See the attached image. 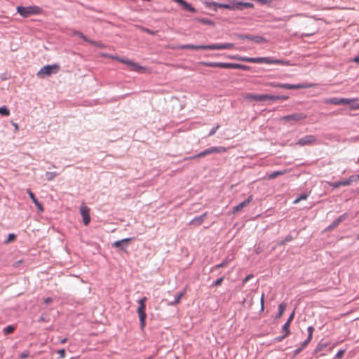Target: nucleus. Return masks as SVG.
<instances>
[{
  "instance_id": "12",
  "label": "nucleus",
  "mask_w": 359,
  "mask_h": 359,
  "mask_svg": "<svg viewBox=\"0 0 359 359\" xmlns=\"http://www.w3.org/2000/svg\"><path fill=\"white\" fill-rule=\"evenodd\" d=\"M317 141L316 137L314 135H308L300 138L297 144L299 146L311 145L316 143Z\"/></svg>"
},
{
  "instance_id": "24",
  "label": "nucleus",
  "mask_w": 359,
  "mask_h": 359,
  "mask_svg": "<svg viewBox=\"0 0 359 359\" xmlns=\"http://www.w3.org/2000/svg\"><path fill=\"white\" fill-rule=\"evenodd\" d=\"M74 35L79 36L80 39H83L84 41L88 42L93 45H96V42L95 41L90 40L86 36H85L83 33L79 31H75L74 32Z\"/></svg>"
},
{
  "instance_id": "21",
  "label": "nucleus",
  "mask_w": 359,
  "mask_h": 359,
  "mask_svg": "<svg viewBox=\"0 0 359 359\" xmlns=\"http://www.w3.org/2000/svg\"><path fill=\"white\" fill-rule=\"evenodd\" d=\"M181 49L187 50H205V45H194V44H185L180 47Z\"/></svg>"
},
{
  "instance_id": "4",
  "label": "nucleus",
  "mask_w": 359,
  "mask_h": 359,
  "mask_svg": "<svg viewBox=\"0 0 359 359\" xmlns=\"http://www.w3.org/2000/svg\"><path fill=\"white\" fill-rule=\"evenodd\" d=\"M147 299L146 297H144L138 300L139 306L137 309V312L139 316V320L140 323V327L142 330H143L146 325V318H147V314L145 312L146 310V302Z\"/></svg>"
},
{
  "instance_id": "48",
  "label": "nucleus",
  "mask_w": 359,
  "mask_h": 359,
  "mask_svg": "<svg viewBox=\"0 0 359 359\" xmlns=\"http://www.w3.org/2000/svg\"><path fill=\"white\" fill-rule=\"evenodd\" d=\"M16 238V236L14 233H10L8 236L7 240L5 241L6 243L11 242L14 241Z\"/></svg>"
},
{
  "instance_id": "7",
  "label": "nucleus",
  "mask_w": 359,
  "mask_h": 359,
  "mask_svg": "<svg viewBox=\"0 0 359 359\" xmlns=\"http://www.w3.org/2000/svg\"><path fill=\"white\" fill-rule=\"evenodd\" d=\"M270 86L273 88H280L289 90H296V89H302V88H308L311 87L312 84L308 83H299V84H289V83H280L273 82L271 83Z\"/></svg>"
},
{
  "instance_id": "58",
  "label": "nucleus",
  "mask_w": 359,
  "mask_h": 359,
  "mask_svg": "<svg viewBox=\"0 0 359 359\" xmlns=\"http://www.w3.org/2000/svg\"><path fill=\"white\" fill-rule=\"evenodd\" d=\"M302 350L303 349H302L301 347L299 346L298 348H297L294 351V356L297 355L302 351Z\"/></svg>"
},
{
  "instance_id": "43",
  "label": "nucleus",
  "mask_w": 359,
  "mask_h": 359,
  "mask_svg": "<svg viewBox=\"0 0 359 359\" xmlns=\"http://www.w3.org/2000/svg\"><path fill=\"white\" fill-rule=\"evenodd\" d=\"M220 125L217 124L215 127L212 128L208 133V137L212 136L215 134L216 131L219 128Z\"/></svg>"
},
{
  "instance_id": "10",
  "label": "nucleus",
  "mask_w": 359,
  "mask_h": 359,
  "mask_svg": "<svg viewBox=\"0 0 359 359\" xmlns=\"http://www.w3.org/2000/svg\"><path fill=\"white\" fill-rule=\"evenodd\" d=\"M133 240V238H126L122 240L116 241L112 243V247L118 248L119 250L126 252L127 247L129 245L130 241Z\"/></svg>"
},
{
  "instance_id": "37",
  "label": "nucleus",
  "mask_w": 359,
  "mask_h": 359,
  "mask_svg": "<svg viewBox=\"0 0 359 359\" xmlns=\"http://www.w3.org/2000/svg\"><path fill=\"white\" fill-rule=\"evenodd\" d=\"M235 69H242V70H244V71H249L250 69V67L249 66H247V65L236 63Z\"/></svg>"
},
{
  "instance_id": "54",
  "label": "nucleus",
  "mask_w": 359,
  "mask_h": 359,
  "mask_svg": "<svg viewBox=\"0 0 359 359\" xmlns=\"http://www.w3.org/2000/svg\"><path fill=\"white\" fill-rule=\"evenodd\" d=\"M142 29V31H143L144 32L147 33V34H151V35H154V33H155L153 30H151V29H148V28H146V27H143Z\"/></svg>"
},
{
  "instance_id": "40",
  "label": "nucleus",
  "mask_w": 359,
  "mask_h": 359,
  "mask_svg": "<svg viewBox=\"0 0 359 359\" xmlns=\"http://www.w3.org/2000/svg\"><path fill=\"white\" fill-rule=\"evenodd\" d=\"M350 182L348 179L338 180V187L340 186H348L350 185Z\"/></svg>"
},
{
  "instance_id": "20",
  "label": "nucleus",
  "mask_w": 359,
  "mask_h": 359,
  "mask_svg": "<svg viewBox=\"0 0 359 359\" xmlns=\"http://www.w3.org/2000/svg\"><path fill=\"white\" fill-rule=\"evenodd\" d=\"M236 4L238 6L237 11H243L245 8H252L254 7V4L250 2H243L236 1Z\"/></svg>"
},
{
  "instance_id": "26",
  "label": "nucleus",
  "mask_w": 359,
  "mask_h": 359,
  "mask_svg": "<svg viewBox=\"0 0 359 359\" xmlns=\"http://www.w3.org/2000/svg\"><path fill=\"white\" fill-rule=\"evenodd\" d=\"M251 41L255 42L256 43H262L266 42V39L264 37L258 35H252Z\"/></svg>"
},
{
  "instance_id": "51",
  "label": "nucleus",
  "mask_w": 359,
  "mask_h": 359,
  "mask_svg": "<svg viewBox=\"0 0 359 359\" xmlns=\"http://www.w3.org/2000/svg\"><path fill=\"white\" fill-rule=\"evenodd\" d=\"M311 341V340H309V339L307 338L306 339H305L302 344H301V348L302 349H304L308 344Z\"/></svg>"
},
{
  "instance_id": "45",
  "label": "nucleus",
  "mask_w": 359,
  "mask_h": 359,
  "mask_svg": "<svg viewBox=\"0 0 359 359\" xmlns=\"http://www.w3.org/2000/svg\"><path fill=\"white\" fill-rule=\"evenodd\" d=\"M308 198L307 194H302L300 196H299L295 201H294V203H297L302 200H306Z\"/></svg>"
},
{
  "instance_id": "2",
  "label": "nucleus",
  "mask_w": 359,
  "mask_h": 359,
  "mask_svg": "<svg viewBox=\"0 0 359 359\" xmlns=\"http://www.w3.org/2000/svg\"><path fill=\"white\" fill-rule=\"evenodd\" d=\"M17 12L23 18H28L32 15H39L42 13V8L37 6L17 7Z\"/></svg>"
},
{
  "instance_id": "57",
  "label": "nucleus",
  "mask_w": 359,
  "mask_h": 359,
  "mask_svg": "<svg viewBox=\"0 0 359 359\" xmlns=\"http://www.w3.org/2000/svg\"><path fill=\"white\" fill-rule=\"evenodd\" d=\"M47 320H48L46 319V316L44 314H42L39 319V321L40 322H46Z\"/></svg>"
},
{
  "instance_id": "16",
  "label": "nucleus",
  "mask_w": 359,
  "mask_h": 359,
  "mask_svg": "<svg viewBox=\"0 0 359 359\" xmlns=\"http://www.w3.org/2000/svg\"><path fill=\"white\" fill-rule=\"evenodd\" d=\"M252 200V196H250L247 199L240 203L237 205L233 207V212L236 213L241 210H242L245 207H246Z\"/></svg>"
},
{
  "instance_id": "44",
  "label": "nucleus",
  "mask_w": 359,
  "mask_h": 359,
  "mask_svg": "<svg viewBox=\"0 0 359 359\" xmlns=\"http://www.w3.org/2000/svg\"><path fill=\"white\" fill-rule=\"evenodd\" d=\"M313 331H314V328L313 326H309L308 327V337L307 338L309 339V340H311Z\"/></svg>"
},
{
  "instance_id": "28",
  "label": "nucleus",
  "mask_w": 359,
  "mask_h": 359,
  "mask_svg": "<svg viewBox=\"0 0 359 359\" xmlns=\"http://www.w3.org/2000/svg\"><path fill=\"white\" fill-rule=\"evenodd\" d=\"M285 309H286V304H284V303L280 304L278 305V313L276 316V318H280L283 316Z\"/></svg>"
},
{
  "instance_id": "47",
  "label": "nucleus",
  "mask_w": 359,
  "mask_h": 359,
  "mask_svg": "<svg viewBox=\"0 0 359 359\" xmlns=\"http://www.w3.org/2000/svg\"><path fill=\"white\" fill-rule=\"evenodd\" d=\"M29 355V351H25L20 355V358L21 359H26Z\"/></svg>"
},
{
  "instance_id": "46",
  "label": "nucleus",
  "mask_w": 359,
  "mask_h": 359,
  "mask_svg": "<svg viewBox=\"0 0 359 359\" xmlns=\"http://www.w3.org/2000/svg\"><path fill=\"white\" fill-rule=\"evenodd\" d=\"M288 335H285V333H283V335L281 336H278V337H276L275 339H274V341L276 342H280L282 341L285 337H287Z\"/></svg>"
},
{
  "instance_id": "15",
  "label": "nucleus",
  "mask_w": 359,
  "mask_h": 359,
  "mask_svg": "<svg viewBox=\"0 0 359 359\" xmlns=\"http://www.w3.org/2000/svg\"><path fill=\"white\" fill-rule=\"evenodd\" d=\"M118 60L121 62V63L126 64L132 70L134 71H140L143 69L144 68L139 65L137 63L133 62L131 60H125L123 58H118Z\"/></svg>"
},
{
  "instance_id": "39",
  "label": "nucleus",
  "mask_w": 359,
  "mask_h": 359,
  "mask_svg": "<svg viewBox=\"0 0 359 359\" xmlns=\"http://www.w3.org/2000/svg\"><path fill=\"white\" fill-rule=\"evenodd\" d=\"M233 46H234L233 43H222V50L231 49L233 48Z\"/></svg>"
},
{
  "instance_id": "55",
  "label": "nucleus",
  "mask_w": 359,
  "mask_h": 359,
  "mask_svg": "<svg viewBox=\"0 0 359 359\" xmlns=\"http://www.w3.org/2000/svg\"><path fill=\"white\" fill-rule=\"evenodd\" d=\"M294 310L292 312V313L290 315L288 319H287V322H289L290 323H291V322L292 321L294 317Z\"/></svg>"
},
{
  "instance_id": "33",
  "label": "nucleus",
  "mask_w": 359,
  "mask_h": 359,
  "mask_svg": "<svg viewBox=\"0 0 359 359\" xmlns=\"http://www.w3.org/2000/svg\"><path fill=\"white\" fill-rule=\"evenodd\" d=\"M252 36L251 34H236V38L238 39H241V40H249V41H251V38H252Z\"/></svg>"
},
{
  "instance_id": "19",
  "label": "nucleus",
  "mask_w": 359,
  "mask_h": 359,
  "mask_svg": "<svg viewBox=\"0 0 359 359\" xmlns=\"http://www.w3.org/2000/svg\"><path fill=\"white\" fill-rule=\"evenodd\" d=\"M175 2L179 4L182 6L184 10L188 11L191 13H196V10L190 4L187 3L184 0H173Z\"/></svg>"
},
{
  "instance_id": "49",
  "label": "nucleus",
  "mask_w": 359,
  "mask_h": 359,
  "mask_svg": "<svg viewBox=\"0 0 359 359\" xmlns=\"http://www.w3.org/2000/svg\"><path fill=\"white\" fill-rule=\"evenodd\" d=\"M348 217H349V215H348V214H346V213H345V214H344V215H341V216L338 217V224H339L341 222H342V221L345 220L346 218H348Z\"/></svg>"
},
{
  "instance_id": "42",
  "label": "nucleus",
  "mask_w": 359,
  "mask_h": 359,
  "mask_svg": "<svg viewBox=\"0 0 359 359\" xmlns=\"http://www.w3.org/2000/svg\"><path fill=\"white\" fill-rule=\"evenodd\" d=\"M348 182L351 184L353 182H356L359 180V175H353L350 176L348 178Z\"/></svg>"
},
{
  "instance_id": "62",
  "label": "nucleus",
  "mask_w": 359,
  "mask_h": 359,
  "mask_svg": "<svg viewBox=\"0 0 359 359\" xmlns=\"http://www.w3.org/2000/svg\"><path fill=\"white\" fill-rule=\"evenodd\" d=\"M330 103H332L334 104H337V97H333L330 100Z\"/></svg>"
},
{
  "instance_id": "35",
  "label": "nucleus",
  "mask_w": 359,
  "mask_h": 359,
  "mask_svg": "<svg viewBox=\"0 0 359 359\" xmlns=\"http://www.w3.org/2000/svg\"><path fill=\"white\" fill-rule=\"evenodd\" d=\"M228 57L232 60H236L242 62H246L247 59V57L241 56L239 55H229Z\"/></svg>"
},
{
  "instance_id": "41",
  "label": "nucleus",
  "mask_w": 359,
  "mask_h": 359,
  "mask_svg": "<svg viewBox=\"0 0 359 359\" xmlns=\"http://www.w3.org/2000/svg\"><path fill=\"white\" fill-rule=\"evenodd\" d=\"M293 240V238L291 235H287L284 240L280 241V245H285L287 242H290Z\"/></svg>"
},
{
  "instance_id": "50",
  "label": "nucleus",
  "mask_w": 359,
  "mask_h": 359,
  "mask_svg": "<svg viewBox=\"0 0 359 359\" xmlns=\"http://www.w3.org/2000/svg\"><path fill=\"white\" fill-rule=\"evenodd\" d=\"M337 226V219H334L332 223L329 226H327L325 231H329V230H331L334 228H335Z\"/></svg>"
},
{
  "instance_id": "8",
  "label": "nucleus",
  "mask_w": 359,
  "mask_h": 359,
  "mask_svg": "<svg viewBox=\"0 0 359 359\" xmlns=\"http://www.w3.org/2000/svg\"><path fill=\"white\" fill-rule=\"evenodd\" d=\"M201 64L205 67H218L224 69H235L236 63L217 62H201Z\"/></svg>"
},
{
  "instance_id": "3",
  "label": "nucleus",
  "mask_w": 359,
  "mask_h": 359,
  "mask_svg": "<svg viewBox=\"0 0 359 359\" xmlns=\"http://www.w3.org/2000/svg\"><path fill=\"white\" fill-rule=\"evenodd\" d=\"M226 151V149L224 147L219 146V147H211L210 148H208L205 149L204 151L198 153L196 155L189 156L187 158H185L184 160H190V159H196L198 158H203L208 155H210L212 154H221Z\"/></svg>"
},
{
  "instance_id": "38",
  "label": "nucleus",
  "mask_w": 359,
  "mask_h": 359,
  "mask_svg": "<svg viewBox=\"0 0 359 359\" xmlns=\"http://www.w3.org/2000/svg\"><path fill=\"white\" fill-rule=\"evenodd\" d=\"M224 276L217 278L215 282L212 283V284L211 285V287H217V286L221 285V284L222 283V282L224 280Z\"/></svg>"
},
{
  "instance_id": "34",
  "label": "nucleus",
  "mask_w": 359,
  "mask_h": 359,
  "mask_svg": "<svg viewBox=\"0 0 359 359\" xmlns=\"http://www.w3.org/2000/svg\"><path fill=\"white\" fill-rule=\"evenodd\" d=\"M290 323L286 321L285 323L282 327V331L283 332V333L285 334V335H289L290 333Z\"/></svg>"
},
{
  "instance_id": "59",
  "label": "nucleus",
  "mask_w": 359,
  "mask_h": 359,
  "mask_svg": "<svg viewBox=\"0 0 359 359\" xmlns=\"http://www.w3.org/2000/svg\"><path fill=\"white\" fill-rule=\"evenodd\" d=\"M289 17L285 16L283 18H275V21H286L287 20Z\"/></svg>"
},
{
  "instance_id": "32",
  "label": "nucleus",
  "mask_w": 359,
  "mask_h": 359,
  "mask_svg": "<svg viewBox=\"0 0 359 359\" xmlns=\"http://www.w3.org/2000/svg\"><path fill=\"white\" fill-rule=\"evenodd\" d=\"M58 175L59 173L57 172H46V180L49 182L53 180Z\"/></svg>"
},
{
  "instance_id": "23",
  "label": "nucleus",
  "mask_w": 359,
  "mask_h": 359,
  "mask_svg": "<svg viewBox=\"0 0 359 359\" xmlns=\"http://www.w3.org/2000/svg\"><path fill=\"white\" fill-rule=\"evenodd\" d=\"M230 262H231V259H229L228 257H226L220 264H217V265L212 266L210 269V271L213 272V271H215L217 269L225 267V266H226L230 263Z\"/></svg>"
},
{
  "instance_id": "11",
  "label": "nucleus",
  "mask_w": 359,
  "mask_h": 359,
  "mask_svg": "<svg viewBox=\"0 0 359 359\" xmlns=\"http://www.w3.org/2000/svg\"><path fill=\"white\" fill-rule=\"evenodd\" d=\"M355 99L338 98V105H348L351 109H359V104L356 102Z\"/></svg>"
},
{
  "instance_id": "61",
  "label": "nucleus",
  "mask_w": 359,
  "mask_h": 359,
  "mask_svg": "<svg viewBox=\"0 0 359 359\" xmlns=\"http://www.w3.org/2000/svg\"><path fill=\"white\" fill-rule=\"evenodd\" d=\"M351 61L355 62L356 63L359 62V55L354 57L353 59L351 60Z\"/></svg>"
},
{
  "instance_id": "6",
  "label": "nucleus",
  "mask_w": 359,
  "mask_h": 359,
  "mask_svg": "<svg viewBox=\"0 0 359 359\" xmlns=\"http://www.w3.org/2000/svg\"><path fill=\"white\" fill-rule=\"evenodd\" d=\"M207 6L210 8L211 9L214 10L215 11H217V8H226L231 11H237L238 6H236V1H231L227 4H219L217 2H209L206 3Z\"/></svg>"
},
{
  "instance_id": "53",
  "label": "nucleus",
  "mask_w": 359,
  "mask_h": 359,
  "mask_svg": "<svg viewBox=\"0 0 359 359\" xmlns=\"http://www.w3.org/2000/svg\"><path fill=\"white\" fill-rule=\"evenodd\" d=\"M253 278L252 274H249L247 276L245 277V278L243 280V284L246 283L248 281H249L251 278Z\"/></svg>"
},
{
  "instance_id": "13",
  "label": "nucleus",
  "mask_w": 359,
  "mask_h": 359,
  "mask_svg": "<svg viewBox=\"0 0 359 359\" xmlns=\"http://www.w3.org/2000/svg\"><path fill=\"white\" fill-rule=\"evenodd\" d=\"M80 212L82 216L84 225H88L90 222V208L86 205H82L80 208Z\"/></svg>"
},
{
  "instance_id": "22",
  "label": "nucleus",
  "mask_w": 359,
  "mask_h": 359,
  "mask_svg": "<svg viewBox=\"0 0 359 359\" xmlns=\"http://www.w3.org/2000/svg\"><path fill=\"white\" fill-rule=\"evenodd\" d=\"M289 98V96L287 95H269L266 94V101L271 100V101H278V100H286Z\"/></svg>"
},
{
  "instance_id": "18",
  "label": "nucleus",
  "mask_w": 359,
  "mask_h": 359,
  "mask_svg": "<svg viewBox=\"0 0 359 359\" xmlns=\"http://www.w3.org/2000/svg\"><path fill=\"white\" fill-rule=\"evenodd\" d=\"M208 212H205L200 216L195 217L189 222L190 225L200 226L204 222L207 217Z\"/></svg>"
},
{
  "instance_id": "60",
  "label": "nucleus",
  "mask_w": 359,
  "mask_h": 359,
  "mask_svg": "<svg viewBox=\"0 0 359 359\" xmlns=\"http://www.w3.org/2000/svg\"><path fill=\"white\" fill-rule=\"evenodd\" d=\"M53 299L50 297H47L44 299V304H48L49 303L52 302Z\"/></svg>"
},
{
  "instance_id": "9",
  "label": "nucleus",
  "mask_w": 359,
  "mask_h": 359,
  "mask_svg": "<svg viewBox=\"0 0 359 359\" xmlns=\"http://www.w3.org/2000/svg\"><path fill=\"white\" fill-rule=\"evenodd\" d=\"M306 118V115L304 113H294L283 116L281 120L285 122H298L305 119Z\"/></svg>"
},
{
  "instance_id": "17",
  "label": "nucleus",
  "mask_w": 359,
  "mask_h": 359,
  "mask_svg": "<svg viewBox=\"0 0 359 359\" xmlns=\"http://www.w3.org/2000/svg\"><path fill=\"white\" fill-rule=\"evenodd\" d=\"M27 194H29L32 202L36 206L39 212H43L44 209H43V205L38 201V199L36 198L34 194L30 189H27Z\"/></svg>"
},
{
  "instance_id": "25",
  "label": "nucleus",
  "mask_w": 359,
  "mask_h": 359,
  "mask_svg": "<svg viewBox=\"0 0 359 359\" xmlns=\"http://www.w3.org/2000/svg\"><path fill=\"white\" fill-rule=\"evenodd\" d=\"M194 20L195 21L199 22L206 25H210V26L215 25V22L212 20L208 19V18H195Z\"/></svg>"
},
{
  "instance_id": "56",
  "label": "nucleus",
  "mask_w": 359,
  "mask_h": 359,
  "mask_svg": "<svg viewBox=\"0 0 359 359\" xmlns=\"http://www.w3.org/2000/svg\"><path fill=\"white\" fill-rule=\"evenodd\" d=\"M345 352V349L338 350V359H340Z\"/></svg>"
},
{
  "instance_id": "52",
  "label": "nucleus",
  "mask_w": 359,
  "mask_h": 359,
  "mask_svg": "<svg viewBox=\"0 0 359 359\" xmlns=\"http://www.w3.org/2000/svg\"><path fill=\"white\" fill-rule=\"evenodd\" d=\"M57 353L60 355V358H64L65 357V350L64 348L58 350Z\"/></svg>"
},
{
  "instance_id": "27",
  "label": "nucleus",
  "mask_w": 359,
  "mask_h": 359,
  "mask_svg": "<svg viewBox=\"0 0 359 359\" xmlns=\"http://www.w3.org/2000/svg\"><path fill=\"white\" fill-rule=\"evenodd\" d=\"M285 172H286L285 170H282V171L278 170V171L271 172V173L268 174V178L269 180H272V179H274L280 175L285 174Z\"/></svg>"
},
{
  "instance_id": "1",
  "label": "nucleus",
  "mask_w": 359,
  "mask_h": 359,
  "mask_svg": "<svg viewBox=\"0 0 359 359\" xmlns=\"http://www.w3.org/2000/svg\"><path fill=\"white\" fill-rule=\"evenodd\" d=\"M247 62L251 63H265V64H273V65H281L290 66L291 65L289 60L273 59L269 57H248L246 59Z\"/></svg>"
},
{
  "instance_id": "5",
  "label": "nucleus",
  "mask_w": 359,
  "mask_h": 359,
  "mask_svg": "<svg viewBox=\"0 0 359 359\" xmlns=\"http://www.w3.org/2000/svg\"><path fill=\"white\" fill-rule=\"evenodd\" d=\"M60 70V65L57 64L48 65L42 68L37 72L36 75L39 78L43 79L47 76L57 74Z\"/></svg>"
},
{
  "instance_id": "63",
  "label": "nucleus",
  "mask_w": 359,
  "mask_h": 359,
  "mask_svg": "<svg viewBox=\"0 0 359 359\" xmlns=\"http://www.w3.org/2000/svg\"><path fill=\"white\" fill-rule=\"evenodd\" d=\"M261 306H262V309H263V308H264V294H262V295L261 297Z\"/></svg>"
},
{
  "instance_id": "64",
  "label": "nucleus",
  "mask_w": 359,
  "mask_h": 359,
  "mask_svg": "<svg viewBox=\"0 0 359 359\" xmlns=\"http://www.w3.org/2000/svg\"><path fill=\"white\" fill-rule=\"evenodd\" d=\"M67 338H64V339L60 340V343L63 344H65L67 342Z\"/></svg>"
},
{
  "instance_id": "29",
  "label": "nucleus",
  "mask_w": 359,
  "mask_h": 359,
  "mask_svg": "<svg viewBox=\"0 0 359 359\" xmlns=\"http://www.w3.org/2000/svg\"><path fill=\"white\" fill-rule=\"evenodd\" d=\"M205 50H222V43L205 45Z\"/></svg>"
},
{
  "instance_id": "31",
  "label": "nucleus",
  "mask_w": 359,
  "mask_h": 359,
  "mask_svg": "<svg viewBox=\"0 0 359 359\" xmlns=\"http://www.w3.org/2000/svg\"><path fill=\"white\" fill-rule=\"evenodd\" d=\"M185 292H181L178 294H177L175 296V299L174 300L170 303L171 305H175V304H177L181 298L184 296Z\"/></svg>"
},
{
  "instance_id": "30",
  "label": "nucleus",
  "mask_w": 359,
  "mask_h": 359,
  "mask_svg": "<svg viewBox=\"0 0 359 359\" xmlns=\"http://www.w3.org/2000/svg\"><path fill=\"white\" fill-rule=\"evenodd\" d=\"M15 330V327L14 325H8L4 327L3 330V332L5 335H8L12 334Z\"/></svg>"
},
{
  "instance_id": "36",
  "label": "nucleus",
  "mask_w": 359,
  "mask_h": 359,
  "mask_svg": "<svg viewBox=\"0 0 359 359\" xmlns=\"http://www.w3.org/2000/svg\"><path fill=\"white\" fill-rule=\"evenodd\" d=\"M0 114L4 116H8L10 115V111L6 106L0 107Z\"/></svg>"
},
{
  "instance_id": "14",
  "label": "nucleus",
  "mask_w": 359,
  "mask_h": 359,
  "mask_svg": "<svg viewBox=\"0 0 359 359\" xmlns=\"http://www.w3.org/2000/svg\"><path fill=\"white\" fill-rule=\"evenodd\" d=\"M245 98L250 101L264 102L266 101V94L247 93Z\"/></svg>"
}]
</instances>
